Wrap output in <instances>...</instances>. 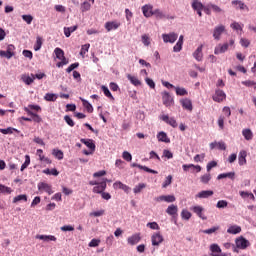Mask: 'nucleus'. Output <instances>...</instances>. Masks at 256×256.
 <instances>
[{
  "label": "nucleus",
  "instance_id": "1",
  "mask_svg": "<svg viewBox=\"0 0 256 256\" xmlns=\"http://www.w3.org/2000/svg\"><path fill=\"white\" fill-rule=\"evenodd\" d=\"M235 244H236L237 249H247V247H249V245H251L249 240L245 239L243 236L236 238Z\"/></svg>",
  "mask_w": 256,
  "mask_h": 256
},
{
  "label": "nucleus",
  "instance_id": "6",
  "mask_svg": "<svg viewBox=\"0 0 256 256\" xmlns=\"http://www.w3.org/2000/svg\"><path fill=\"white\" fill-rule=\"evenodd\" d=\"M162 101L165 107H171V105H173L174 103L173 97H171V94H169V92L162 93Z\"/></svg>",
  "mask_w": 256,
  "mask_h": 256
},
{
  "label": "nucleus",
  "instance_id": "38",
  "mask_svg": "<svg viewBox=\"0 0 256 256\" xmlns=\"http://www.w3.org/2000/svg\"><path fill=\"white\" fill-rule=\"evenodd\" d=\"M105 97H108V99H111V101H115V97H113V94H111V91H109V88L107 86L101 87Z\"/></svg>",
  "mask_w": 256,
  "mask_h": 256
},
{
  "label": "nucleus",
  "instance_id": "41",
  "mask_svg": "<svg viewBox=\"0 0 256 256\" xmlns=\"http://www.w3.org/2000/svg\"><path fill=\"white\" fill-rule=\"evenodd\" d=\"M89 47H91V44H84L81 46V50H80L81 57L85 58V54L89 53Z\"/></svg>",
  "mask_w": 256,
  "mask_h": 256
},
{
  "label": "nucleus",
  "instance_id": "7",
  "mask_svg": "<svg viewBox=\"0 0 256 256\" xmlns=\"http://www.w3.org/2000/svg\"><path fill=\"white\" fill-rule=\"evenodd\" d=\"M210 251L212 256H229L225 253H221V247H219V244L210 245Z\"/></svg>",
  "mask_w": 256,
  "mask_h": 256
},
{
  "label": "nucleus",
  "instance_id": "51",
  "mask_svg": "<svg viewBox=\"0 0 256 256\" xmlns=\"http://www.w3.org/2000/svg\"><path fill=\"white\" fill-rule=\"evenodd\" d=\"M182 219H185V221H189L191 219V212H189L186 209H183L181 212Z\"/></svg>",
  "mask_w": 256,
  "mask_h": 256
},
{
  "label": "nucleus",
  "instance_id": "59",
  "mask_svg": "<svg viewBox=\"0 0 256 256\" xmlns=\"http://www.w3.org/2000/svg\"><path fill=\"white\" fill-rule=\"evenodd\" d=\"M101 244V240L100 239H92L89 244L88 247H99V245Z\"/></svg>",
  "mask_w": 256,
  "mask_h": 256
},
{
  "label": "nucleus",
  "instance_id": "29",
  "mask_svg": "<svg viewBox=\"0 0 256 256\" xmlns=\"http://www.w3.org/2000/svg\"><path fill=\"white\" fill-rule=\"evenodd\" d=\"M192 9L194 11H203V9H205V6L199 0H193L192 1Z\"/></svg>",
  "mask_w": 256,
  "mask_h": 256
},
{
  "label": "nucleus",
  "instance_id": "34",
  "mask_svg": "<svg viewBox=\"0 0 256 256\" xmlns=\"http://www.w3.org/2000/svg\"><path fill=\"white\" fill-rule=\"evenodd\" d=\"M227 178L232 180L235 179V172L222 173L217 176L218 180L227 179Z\"/></svg>",
  "mask_w": 256,
  "mask_h": 256
},
{
  "label": "nucleus",
  "instance_id": "12",
  "mask_svg": "<svg viewBox=\"0 0 256 256\" xmlns=\"http://www.w3.org/2000/svg\"><path fill=\"white\" fill-rule=\"evenodd\" d=\"M225 31V26L220 25V26H216L214 28V33H213V37L214 39H216L217 41H219L221 39V35H223V32Z\"/></svg>",
  "mask_w": 256,
  "mask_h": 256
},
{
  "label": "nucleus",
  "instance_id": "43",
  "mask_svg": "<svg viewBox=\"0 0 256 256\" xmlns=\"http://www.w3.org/2000/svg\"><path fill=\"white\" fill-rule=\"evenodd\" d=\"M31 165V157L29 155L25 156V162L22 164L20 171L27 169Z\"/></svg>",
  "mask_w": 256,
  "mask_h": 256
},
{
  "label": "nucleus",
  "instance_id": "53",
  "mask_svg": "<svg viewBox=\"0 0 256 256\" xmlns=\"http://www.w3.org/2000/svg\"><path fill=\"white\" fill-rule=\"evenodd\" d=\"M89 9H91V3L87 2V1H84L81 4V11H82V13H85L86 11H89Z\"/></svg>",
  "mask_w": 256,
  "mask_h": 256
},
{
  "label": "nucleus",
  "instance_id": "57",
  "mask_svg": "<svg viewBox=\"0 0 256 256\" xmlns=\"http://www.w3.org/2000/svg\"><path fill=\"white\" fill-rule=\"evenodd\" d=\"M218 126L221 130L225 129V116H223V115L219 116Z\"/></svg>",
  "mask_w": 256,
  "mask_h": 256
},
{
  "label": "nucleus",
  "instance_id": "11",
  "mask_svg": "<svg viewBox=\"0 0 256 256\" xmlns=\"http://www.w3.org/2000/svg\"><path fill=\"white\" fill-rule=\"evenodd\" d=\"M180 103L183 107V109H186V111H193V102L189 98H184L180 100Z\"/></svg>",
  "mask_w": 256,
  "mask_h": 256
},
{
  "label": "nucleus",
  "instance_id": "42",
  "mask_svg": "<svg viewBox=\"0 0 256 256\" xmlns=\"http://www.w3.org/2000/svg\"><path fill=\"white\" fill-rule=\"evenodd\" d=\"M172 183H173V176L168 175L162 184L163 189H167V187H169V185H171Z\"/></svg>",
  "mask_w": 256,
  "mask_h": 256
},
{
  "label": "nucleus",
  "instance_id": "45",
  "mask_svg": "<svg viewBox=\"0 0 256 256\" xmlns=\"http://www.w3.org/2000/svg\"><path fill=\"white\" fill-rule=\"evenodd\" d=\"M200 181L201 183H203L204 185H207V183H209V181H211V174L207 173L204 174L200 177Z\"/></svg>",
  "mask_w": 256,
  "mask_h": 256
},
{
  "label": "nucleus",
  "instance_id": "10",
  "mask_svg": "<svg viewBox=\"0 0 256 256\" xmlns=\"http://www.w3.org/2000/svg\"><path fill=\"white\" fill-rule=\"evenodd\" d=\"M38 189L39 191H45V193H48V195H53V189L50 184L41 182L38 184Z\"/></svg>",
  "mask_w": 256,
  "mask_h": 256
},
{
  "label": "nucleus",
  "instance_id": "54",
  "mask_svg": "<svg viewBox=\"0 0 256 256\" xmlns=\"http://www.w3.org/2000/svg\"><path fill=\"white\" fill-rule=\"evenodd\" d=\"M146 227H149L150 229H153L154 231H159L161 227H159V224L157 222H149L147 223Z\"/></svg>",
  "mask_w": 256,
  "mask_h": 256
},
{
  "label": "nucleus",
  "instance_id": "35",
  "mask_svg": "<svg viewBox=\"0 0 256 256\" xmlns=\"http://www.w3.org/2000/svg\"><path fill=\"white\" fill-rule=\"evenodd\" d=\"M37 155L39 156L40 161H44V163L51 165V163H52L51 159H49L48 157H45V155H43V150L38 149Z\"/></svg>",
  "mask_w": 256,
  "mask_h": 256
},
{
  "label": "nucleus",
  "instance_id": "27",
  "mask_svg": "<svg viewBox=\"0 0 256 256\" xmlns=\"http://www.w3.org/2000/svg\"><path fill=\"white\" fill-rule=\"evenodd\" d=\"M132 167H137L138 169H142L143 171H146V173H153L154 175H157V173H159L156 170L150 169L147 166H143V165H140V164H137V163H133Z\"/></svg>",
  "mask_w": 256,
  "mask_h": 256
},
{
  "label": "nucleus",
  "instance_id": "16",
  "mask_svg": "<svg viewBox=\"0 0 256 256\" xmlns=\"http://www.w3.org/2000/svg\"><path fill=\"white\" fill-rule=\"evenodd\" d=\"M191 211L197 214L200 219H202L203 221H206L207 216L203 215L204 209L201 206H194L191 208Z\"/></svg>",
  "mask_w": 256,
  "mask_h": 256
},
{
  "label": "nucleus",
  "instance_id": "26",
  "mask_svg": "<svg viewBox=\"0 0 256 256\" xmlns=\"http://www.w3.org/2000/svg\"><path fill=\"white\" fill-rule=\"evenodd\" d=\"M213 195V190H203L201 192H199L196 197H198V199H207L209 197H212Z\"/></svg>",
  "mask_w": 256,
  "mask_h": 256
},
{
  "label": "nucleus",
  "instance_id": "50",
  "mask_svg": "<svg viewBox=\"0 0 256 256\" xmlns=\"http://www.w3.org/2000/svg\"><path fill=\"white\" fill-rule=\"evenodd\" d=\"M19 201H25L27 202V195L21 194L13 198V203H19Z\"/></svg>",
  "mask_w": 256,
  "mask_h": 256
},
{
  "label": "nucleus",
  "instance_id": "33",
  "mask_svg": "<svg viewBox=\"0 0 256 256\" xmlns=\"http://www.w3.org/2000/svg\"><path fill=\"white\" fill-rule=\"evenodd\" d=\"M127 79L130 81V83H132V85H134L135 87H139V85H141V82L139 80V78H137L136 76H133L131 74L127 75Z\"/></svg>",
  "mask_w": 256,
  "mask_h": 256
},
{
  "label": "nucleus",
  "instance_id": "61",
  "mask_svg": "<svg viewBox=\"0 0 256 256\" xmlns=\"http://www.w3.org/2000/svg\"><path fill=\"white\" fill-rule=\"evenodd\" d=\"M0 193H7V195H10V193H12L11 188L0 184Z\"/></svg>",
  "mask_w": 256,
  "mask_h": 256
},
{
  "label": "nucleus",
  "instance_id": "25",
  "mask_svg": "<svg viewBox=\"0 0 256 256\" xmlns=\"http://www.w3.org/2000/svg\"><path fill=\"white\" fill-rule=\"evenodd\" d=\"M21 79L26 85H31L35 81V74H31V76L23 74Z\"/></svg>",
  "mask_w": 256,
  "mask_h": 256
},
{
  "label": "nucleus",
  "instance_id": "44",
  "mask_svg": "<svg viewBox=\"0 0 256 256\" xmlns=\"http://www.w3.org/2000/svg\"><path fill=\"white\" fill-rule=\"evenodd\" d=\"M145 187H147V184L145 183H139L138 185H136L133 189V192L135 194L137 193H141V191H143V189H145Z\"/></svg>",
  "mask_w": 256,
  "mask_h": 256
},
{
  "label": "nucleus",
  "instance_id": "21",
  "mask_svg": "<svg viewBox=\"0 0 256 256\" xmlns=\"http://www.w3.org/2000/svg\"><path fill=\"white\" fill-rule=\"evenodd\" d=\"M24 110L28 115H31L32 121H34L35 123H41V121H43L41 116L35 114L33 111H30L29 108H24Z\"/></svg>",
  "mask_w": 256,
  "mask_h": 256
},
{
  "label": "nucleus",
  "instance_id": "30",
  "mask_svg": "<svg viewBox=\"0 0 256 256\" xmlns=\"http://www.w3.org/2000/svg\"><path fill=\"white\" fill-rule=\"evenodd\" d=\"M232 5H236L237 6L236 9H240L241 11H243L245 9H246V11H249V7L247 5H245V3H243L240 0H233Z\"/></svg>",
  "mask_w": 256,
  "mask_h": 256
},
{
  "label": "nucleus",
  "instance_id": "22",
  "mask_svg": "<svg viewBox=\"0 0 256 256\" xmlns=\"http://www.w3.org/2000/svg\"><path fill=\"white\" fill-rule=\"evenodd\" d=\"M178 211H179V208L175 204L168 206V208L166 209V213L171 217H175Z\"/></svg>",
  "mask_w": 256,
  "mask_h": 256
},
{
  "label": "nucleus",
  "instance_id": "15",
  "mask_svg": "<svg viewBox=\"0 0 256 256\" xmlns=\"http://www.w3.org/2000/svg\"><path fill=\"white\" fill-rule=\"evenodd\" d=\"M142 13L144 17H153V6L150 4H146L142 7Z\"/></svg>",
  "mask_w": 256,
  "mask_h": 256
},
{
  "label": "nucleus",
  "instance_id": "36",
  "mask_svg": "<svg viewBox=\"0 0 256 256\" xmlns=\"http://www.w3.org/2000/svg\"><path fill=\"white\" fill-rule=\"evenodd\" d=\"M242 135L246 139V141H251L253 139V132L251 129L242 130Z\"/></svg>",
  "mask_w": 256,
  "mask_h": 256
},
{
  "label": "nucleus",
  "instance_id": "48",
  "mask_svg": "<svg viewBox=\"0 0 256 256\" xmlns=\"http://www.w3.org/2000/svg\"><path fill=\"white\" fill-rule=\"evenodd\" d=\"M54 53L57 59H63L65 57V52L61 48H55Z\"/></svg>",
  "mask_w": 256,
  "mask_h": 256
},
{
  "label": "nucleus",
  "instance_id": "32",
  "mask_svg": "<svg viewBox=\"0 0 256 256\" xmlns=\"http://www.w3.org/2000/svg\"><path fill=\"white\" fill-rule=\"evenodd\" d=\"M79 26L75 25L72 27H64V35L65 37H71V33H75Z\"/></svg>",
  "mask_w": 256,
  "mask_h": 256
},
{
  "label": "nucleus",
  "instance_id": "55",
  "mask_svg": "<svg viewBox=\"0 0 256 256\" xmlns=\"http://www.w3.org/2000/svg\"><path fill=\"white\" fill-rule=\"evenodd\" d=\"M204 159H205V153L197 154L194 156L195 163H203Z\"/></svg>",
  "mask_w": 256,
  "mask_h": 256
},
{
  "label": "nucleus",
  "instance_id": "9",
  "mask_svg": "<svg viewBox=\"0 0 256 256\" xmlns=\"http://www.w3.org/2000/svg\"><path fill=\"white\" fill-rule=\"evenodd\" d=\"M229 49V43L218 44L214 49L215 55H221V53H225Z\"/></svg>",
  "mask_w": 256,
  "mask_h": 256
},
{
  "label": "nucleus",
  "instance_id": "17",
  "mask_svg": "<svg viewBox=\"0 0 256 256\" xmlns=\"http://www.w3.org/2000/svg\"><path fill=\"white\" fill-rule=\"evenodd\" d=\"M113 189H122L125 193H129V191H131V188L126 184H123L121 181L115 182L113 184Z\"/></svg>",
  "mask_w": 256,
  "mask_h": 256
},
{
  "label": "nucleus",
  "instance_id": "2",
  "mask_svg": "<svg viewBox=\"0 0 256 256\" xmlns=\"http://www.w3.org/2000/svg\"><path fill=\"white\" fill-rule=\"evenodd\" d=\"M107 178H103L102 181L93 188V193L102 194L107 189Z\"/></svg>",
  "mask_w": 256,
  "mask_h": 256
},
{
  "label": "nucleus",
  "instance_id": "60",
  "mask_svg": "<svg viewBox=\"0 0 256 256\" xmlns=\"http://www.w3.org/2000/svg\"><path fill=\"white\" fill-rule=\"evenodd\" d=\"M216 231H219V226H214L212 228L206 229L203 231V233H205L206 235H211V234L215 233Z\"/></svg>",
  "mask_w": 256,
  "mask_h": 256
},
{
  "label": "nucleus",
  "instance_id": "4",
  "mask_svg": "<svg viewBox=\"0 0 256 256\" xmlns=\"http://www.w3.org/2000/svg\"><path fill=\"white\" fill-rule=\"evenodd\" d=\"M213 101L216 103H222V101H225L227 99V95L223 90H216L215 94L212 96Z\"/></svg>",
  "mask_w": 256,
  "mask_h": 256
},
{
  "label": "nucleus",
  "instance_id": "5",
  "mask_svg": "<svg viewBox=\"0 0 256 256\" xmlns=\"http://www.w3.org/2000/svg\"><path fill=\"white\" fill-rule=\"evenodd\" d=\"M178 37L179 35H177V33L175 32L169 34H162V39L164 43H175Z\"/></svg>",
  "mask_w": 256,
  "mask_h": 256
},
{
  "label": "nucleus",
  "instance_id": "62",
  "mask_svg": "<svg viewBox=\"0 0 256 256\" xmlns=\"http://www.w3.org/2000/svg\"><path fill=\"white\" fill-rule=\"evenodd\" d=\"M64 121L69 125V127H75V122L69 115L64 116Z\"/></svg>",
  "mask_w": 256,
  "mask_h": 256
},
{
  "label": "nucleus",
  "instance_id": "47",
  "mask_svg": "<svg viewBox=\"0 0 256 256\" xmlns=\"http://www.w3.org/2000/svg\"><path fill=\"white\" fill-rule=\"evenodd\" d=\"M142 43L146 47H149L151 45V38L149 37V34L142 35Z\"/></svg>",
  "mask_w": 256,
  "mask_h": 256
},
{
  "label": "nucleus",
  "instance_id": "20",
  "mask_svg": "<svg viewBox=\"0 0 256 256\" xmlns=\"http://www.w3.org/2000/svg\"><path fill=\"white\" fill-rule=\"evenodd\" d=\"M238 163L241 166L247 165V151L245 150L240 151L238 156Z\"/></svg>",
  "mask_w": 256,
  "mask_h": 256
},
{
  "label": "nucleus",
  "instance_id": "37",
  "mask_svg": "<svg viewBox=\"0 0 256 256\" xmlns=\"http://www.w3.org/2000/svg\"><path fill=\"white\" fill-rule=\"evenodd\" d=\"M176 95L179 97H185V95H189V92H187V89L181 88V87H175Z\"/></svg>",
  "mask_w": 256,
  "mask_h": 256
},
{
  "label": "nucleus",
  "instance_id": "40",
  "mask_svg": "<svg viewBox=\"0 0 256 256\" xmlns=\"http://www.w3.org/2000/svg\"><path fill=\"white\" fill-rule=\"evenodd\" d=\"M81 101L83 103V107L86 108V111H88V113H93V105H91V103H89V101L81 98Z\"/></svg>",
  "mask_w": 256,
  "mask_h": 256
},
{
  "label": "nucleus",
  "instance_id": "19",
  "mask_svg": "<svg viewBox=\"0 0 256 256\" xmlns=\"http://www.w3.org/2000/svg\"><path fill=\"white\" fill-rule=\"evenodd\" d=\"M176 200L175 195H162L157 199V201H165L166 203H175Z\"/></svg>",
  "mask_w": 256,
  "mask_h": 256
},
{
  "label": "nucleus",
  "instance_id": "8",
  "mask_svg": "<svg viewBox=\"0 0 256 256\" xmlns=\"http://www.w3.org/2000/svg\"><path fill=\"white\" fill-rule=\"evenodd\" d=\"M161 119L162 121H164V123H167V125L173 127V129H176V127L178 126L177 120H175V118H169V115H162Z\"/></svg>",
  "mask_w": 256,
  "mask_h": 256
},
{
  "label": "nucleus",
  "instance_id": "63",
  "mask_svg": "<svg viewBox=\"0 0 256 256\" xmlns=\"http://www.w3.org/2000/svg\"><path fill=\"white\" fill-rule=\"evenodd\" d=\"M215 167H217V161L208 162V164L206 166L207 172L209 173L211 171V169H213Z\"/></svg>",
  "mask_w": 256,
  "mask_h": 256
},
{
  "label": "nucleus",
  "instance_id": "49",
  "mask_svg": "<svg viewBox=\"0 0 256 256\" xmlns=\"http://www.w3.org/2000/svg\"><path fill=\"white\" fill-rule=\"evenodd\" d=\"M45 101H57V94H53V93H46V95L44 96Z\"/></svg>",
  "mask_w": 256,
  "mask_h": 256
},
{
  "label": "nucleus",
  "instance_id": "23",
  "mask_svg": "<svg viewBox=\"0 0 256 256\" xmlns=\"http://www.w3.org/2000/svg\"><path fill=\"white\" fill-rule=\"evenodd\" d=\"M80 141H81V143L86 145V147H88V149H90V151H95L96 146L92 139L82 138Z\"/></svg>",
  "mask_w": 256,
  "mask_h": 256
},
{
  "label": "nucleus",
  "instance_id": "24",
  "mask_svg": "<svg viewBox=\"0 0 256 256\" xmlns=\"http://www.w3.org/2000/svg\"><path fill=\"white\" fill-rule=\"evenodd\" d=\"M0 133H2V135H13L14 133H21V131L13 127H8L5 129L0 128Z\"/></svg>",
  "mask_w": 256,
  "mask_h": 256
},
{
  "label": "nucleus",
  "instance_id": "58",
  "mask_svg": "<svg viewBox=\"0 0 256 256\" xmlns=\"http://www.w3.org/2000/svg\"><path fill=\"white\" fill-rule=\"evenodd\" d=\"M208 7H210L214 13H223V9L215 4H208Z\"/></svg>",
  "mask_w": 256,
  "mask_h": 256
},
{
  "label": "nucleus",
  "instance_id": "39",
  "mask_svg": "<svg viewBox=\"0 0 256 256\" xmlns=\"http://www.w3.org/2000/svg\"><path fill=\"white\" fill-rule=\"evenodd\" d=\"M52 155L58 159L59 161L63 160L64 154L63 151L59 150V149H53L52 150Z\"/></svg>",
  "mask_w": 256,
  "mask_h": 256
},
{
  "label": "nucleus",
  "instance_id": "13",
  "mask_svg": "<svg viewBox=\"0 0 256 256\" xmlns=\"http://www.w3.org/2000/svg\"><path fill=\"white\" fill-rule=\"evenodd\" d=\"M121 27V23L118 21H111V22H106L105 23V29L109 31H113L115 29H119Z\"/></svg>",
  "mask_w": 256,
  "mask_h": 256
},
{
  "label": "nucleus",
  "instance_id": "56",
  "mask_svg": "<svg viewBox=\"0 0 256 256\" xmlns=\"http://www.w3.org/2000/svg\"><path fill=\"white\" fill-rule=\"evenodd\" d=\"M227 205H229V202H227L226 200H219L216 204V207L218 209H225V207H227Z\"/></svg>",
  "mask_w": 256,
  "mask_h": 256
},
{
  "label": "nucleus",
  "instance_id": "3",
  "mask_svg": "<svg viewBox=\"0 0 256 256\" xmlns=\"http://www.w3.org/2000/svg\"><path fill=\"white\" fill-rule=\"evenodd\" d=\"M151 241L154 247H159L164 241L163 235H161V232L154 233L151 236Z\"/></svg>",
  "mask_w": 256,
  "mask_h": 256
},
{
  "label": "nucleus",
  "instance_id": "52",
  "mask_svg": "<svg viewBox=\"0 0 256 256\" xmlns=\"http://www.w3.org/2000/svg\"><path fill=\"white\" fill-rule=\"evenodd\" d=\"M153 15H155L156 19H165V14L160 9L154 10Z\"/></svg>",
  "mask_w": 256,
  "mask_h": 256
},
{
  "label": "nucleus",
  "instance_id": "14",
  "mask_svg": "<svg viewBox=\"0 0 256 256\" xmlns=\"http://www.w3.org/2000/svg\"><path fill=\"white\" fill-rule=\"evenodd\" d=\"M139 241H141V233L133 234L127 239L128 245H137Z\"/></svg>",
  "mask_w": 256,
  "mask_h": 256
},
{
  "label": "nucleus",
  "instance_id": "46",
  "mask_svg": "<svg viewBox=\"0 0 256 256\" xmlns=\"http://www.w3.org/2000/svg\"><path fill=\"white\" fill-rule=\"evenodd\" d=\"M42 46H43V38L38 36L36 38V44L34 45V50L35 51H39Z\"/></svg>",
  "mask_w": 256,
  "mask_h": 256
},
{
  "label": "nucleus",
  "instance_id": "64",
  "mask_svg": "<svg viewBox=\"0 0 256 256\" xmlns=\"http://www.w3.org/2000/svg\"><path fill=\"white\" fill-rule=\"evenodd\" d=\"M122 157L125 161L131 162L133 159V156H131V153L124 151L122 154Z\"/></svg>",
  "mask_w": 256,
  "mask_h": 256
},
{
  "label": "nucleus",
  "instance_id": "28",
  "mask_svg": "<svg viewBox=\"0 0 256 256\" xmlns=\"http://www.w3.org/2000/svg\"><path fill=\"white\" fill-rule=\"evenodd\" d=\"M158 141L162 143H171V139L167 136V133L165 132H159L157 135Z\"/></svg>",
  "mask_w": 256,
  "mask_h": 256
},
{
  "label": "nucleus",
  "instance_id": "31",
  "mask_svg": "<svg viewBox=\"0 0 256 256\" xmlns=\"http://www.w3.org/2000/svg\"><path fill=\"white\" fill-rule=\"evenodd\" d=\"M227 233L230 235H238V233H241V226L232 225L227 229Z\"/></svg>",
  "mask_w": 256,
  "mask_h": 256
},
{
  "label": "nucleus",
  "instance_id": "18",
  "mask_svg": "<svg viewBox=\"0 0 256 256\" xmlns=\"http://www.w3.org/2000/svg\"><path fill=\"white\" fill-rule=\"evenodd\" d=\"M193 57L196 61H203V44L194 51Z\"/></svg>",
  "mask_w": 256,
  "mask_h": 256
}]
</instances>
